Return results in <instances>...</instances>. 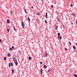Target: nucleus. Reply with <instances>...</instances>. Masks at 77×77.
<instances>
[{
  "instance_id": "1",
  "label": "nucleus",
  "mask_w": 77,
  "mask_h": 77,
  "mask_svg": "<svg viewBox=\"0 0 77 77\" xmlns=\"http://www.w3.org/2000/svg\"><path fill=\"white\" fill-rule=\"evenodd\" d=\"M13 60L14 61V63H15L16 65H18V62H17V59H16L15 57H13Z\"/></svg>"
},
{
  "instance_id": "2",
  "label": "nucleus",
  "mask_w": 77,
  "mask_h": 77,
  "mask_svg": "<svg viewBox=\"0 0 77 77\" xmlns=\"http://www.w3.org/2000/svg\"><path fill=\"white\" fill-rule=\"evenodd\" d=\"M25 26V24H24V22H23V21H22L21 23V26H22L23 29H24V28Z\"/></svg>"
},
{
  "instance_id": "3",
  "label": "nucleus",
  "mask_w": 77,
  "mask_h": 77,
  "mask_svg": "<svg viewBox=\"0 0 77 77\" xmlns=\"http://www.w3.org/2000/svg\"><path fill=\"white\" fill-rule=\"evenodd\" d=\"M47 52H46L45 53V56L46 57H47Z\"/></svg>"
},
{
  "instance_id": "4",
  "label": "nucleus",
  "mask_w": 77,
  "mask_h": 77,
  "mask_svg": "<svg viewBox=\"0 0 77 77\" xmlns=\"http://www.w3.org/2000/svg\"><path fill=\"white\" fill-rule=\"evenodd\" d=\"M42 71H43L42 69H41V74H42V73H43Z\"/></svg>"
},
{
  "instance_id": "5",
  "label": "nucleus",
  "mask_w": 77,
  "mask_h": 77,
  "mask_svg": "<svg viewBox=\"0 0 77 77\" xmlns=\"http://www.w3.org/2000/svg\"><path fill=\"white\" fill-rule=\"evenodd\" d=\"M7 22L8 23H10V21H9V19L7 20Z\"/></svg>"
},
{
  "instance_id": "6",
  "label": "nucleus",
  "mask_w": 77,
  "mask_h": 77,
  "mask_svg": "<svg viewBox=\"0 0 77 77\" xmlns=\"http://www.w3.org/2000/svg\"><path fill=\"white\" fill-rule=\"evenodd\" d=\"M11 54H8V57H10V56H11Z\"/></svg>"
},
{
  "instance_id": "7",
  "label": "nucleus",
  "mask_w": 77,
  "mask_h": 77,
  "mask_svg": "<svg viewBox=\"0 0 77 77\" xmlns=\"http://www.w3.org/2000/svg\"><path fill=\"white\" fill-rule=\"evenodd\" d=\"M30 59H32V57H29V60H30Z\"/></svg>"
},
{
  "instance_id": "8",
  "label": "nucleus",
  "mask_w": 77,
  "mask_h": 77,
  "mask_svg": "<svg viewBox=\"0 0 77 77\" xmlns=\"http://www.w3.org/2000/svg\"><path fill=\"white\" fill-rule=\"evenodd\" d=\"M72 15H73V16H75V17H76V16H75V14L73 13L72 14Z\"/></svg>"
},
{
  "instance_id": "9",
  "label": "nucleus",
  "mask_w": 77,
  "mask_h": 77,
  "mask_svg": "<svg viewBox=\"0 0 77 77\" xmlns=\"http://www.w3.org/2000/svg\"><path fill=\"white\" fill-rule=\"evenodd\" d=\"M47 13H46V18H47Z\"/></svg>"
},
{
  "instance_id": "10",
  "label": "nucleus",
  "mask_w": 77,
  "mask_h": 77,
  "mask_svg": "<svg viewBox=\"0 0 77 77\" xmlns=\"http://www.w3.org/2000/svg\"><path fill=\"white\" fill-rule=\"evenodd\" d=\"M73 47L74 49H75V46H73Z\"/></svg>"
},
{
  "instance_id": "11",
  "label": "nucleus",
  "mask_w": 77,
  "mask_h": 77,
  "mask_svg": "<svg viewBox=\"0 0 77 77\" xmlns=\"http://www.w3.org/2000/svg\"><path fill=\"white\" fill-rule=\"evenodd\" d=\"M74 76L75 77H77V75L75 74H74Z\"/></svg>"
},
{
  "instance_id": "12",
  "label": "nucleus",
  "mask_w": 77,
  "mask_h": 77,
  "mask_svg": "<svg viewBox=\"0 0 77 77\" xmlns=\"http://www.w3.org/2000/svg\"><path fill=\"white\" fill-rule=\"evenodd\" d=\"M25 13H26V14H27V12L26 11V9H25Z\"/></svg>"
},
{
  "instance_id": "13",
  "label": "nucleus",
  "mask_w": 77,
  "mask_h": 77,
  "mask_svg": "<svg viewBox=\"0 0 77 77\" xmlns=\"http://www.w3.org/2000/svg\"><path fill=\"white\" fill-rule=\"evenodd\" d=\"M60 33H58V36H60Z\"/></svg>"
},
{
  "instance_id": "14",
  "label": "nucleus",
  "mask_w": 77,
  "mask_h": 77,
  "mask_svg": "<svg viewBox=\"0 0 77 77\" xmlns=\"http://www.w3.org/2000/svg\"><path fill=\"white\" fill-rule=\"evenodd\" d=\"M4 60H6V57H5L4 58Z\"/></svg>"
},
{
  "instance_id": "15",
  "label": "nucleus",
  "mask_w": 77,
  "mask_h": 77,
  "mask_svg": "<svg viewBox=\"0 0 77 77\" xmlns=\"http://www.w3.org/2000/svg\"><path fill=\"white\" fill-rule=\"evenodd\" d=\"M44 68H47V66L45 65H44Z\"/></svg>"
},
{
  "instance_id": "16",
  "label": "nucleus",
  "mask_w": 77,
  "mask_h": 77,
  "mask_svg": "<svg viewBox=\"0 0 77 77\" xmlns=\"http://www.w3.org/2000/svg\"><path fill=\"white\" fill-rule=\"evenodd\" d=\"M28 20H29V21H30V18H29V17H28Z\"/></svg>"
},
{
  "instance_id": "17",
  "label": "nucleus",
  "mask_w": 77,
  "mask_h": 77,
  "mask_svg": "<svg viewBox=\"0 0 77 77\" xmlns=\"http://www.w3.org/2000/svg\"><path fill=\"white\" fill-rule=\"evenodd\" d=\"M57 20L59 21V22H60V20H59V19L58 18H57Z\"/></svg>"
},
{
  "instance_id": "18",
  "label": "nucleus",
  "mask_w": 77,
  "mask_h": 77,
  "mask_svg": "<svg viewBox=\"0 0 77 77\" xmlns=\"http://www.w3.org/2000/svg\"><path fill=\"white\" fill-rule=\"evenodd\" d=\"M55 29L56 30H57V26L55 27Z\"/></svg>"
},
{
  "instance_id": "19",
  "label": "nucleus",
  "mask_w": 77,
  "mask_h": 77,
  "mask_svg": "<svg viewBox=\"0 0 77 77\" xmlns=\"http://www.w3.org/2000/svg\"><path fill=\"white\" fill-rule=\"evenodd\" d=\"M14 69H12V72L13 73H14Z\"/></svg>"
},
{
  "instance_id": "20",
  "label": "nucleus",
  "mask_w": 77,
  "mask_h": 77,
  "mask_svg": "<svg viewBox=\"0 0 77 77\" xmlns=\"http://www.w3.org/2000/svg\"><path fill=\"white\" fill-rule=\"evenodd\" d=\"M51 7L52 8H53V5H51Z\"/></svg>"
},
{
  "instance_id": "21",
  "label": "nucleus",
  "mask_w": 77,
  "mask_h": 77,
  "mask_svg": "<svg viewBox=\"0 0 77 77\" xmlns=\"http://www.w3.org/2000/svg\"><path fill=\"white\" fill-rule=\"evenodd\" d=\"M9 67H11V64L10 63H9Z\"/></svg>"
},
{
  "instance_id": "22",
  "label": "nucleus",
  "mask_w": 77,
  "mask_h": 77,
  "mask_svg": "<svg viewBox=\"0 0 77 77\" xmlns=\"http://www.w3.org/2000/svg\"><path fill=\"white\" fill-rule=\"evenodd\" d=\"M7 31H8V32H9V28H8V29H7Z\"/></svg>"
},
{
  "instance_id": "23",
  "label": "nucleus",
  "mask_w": 77,
  "mask_h": 77,
  "mask_svg": "<svg viewBox=\"0 0 77 77\" xmlns=\"http://www.w3.org/2000/svg\"><path fill=\"white\" fill-rule=\"evenodd\" d=\"M12 50V48H10L9 49V50Z\"/></svg>"
},
{
  "instance_id": "24",
  "label": "nucleus",
  "mask_w": 77,
  "mask_h": 77,
  "mask_svg": "<svg viewBox=\"0 0 77 77\" xmlns=\"http://www.w3.org/2000/svg\"><path fill=\"white\" fill-rule=\"evenodd\" d=\"M11 65L12 66H13L14 65L12 63H11Z\"/></svg>"
},
{
  "instance_id": "25",
  "label": "nucleus",
  "mask_w": 77,
  "mask_h": 77,
  "mask_svg": "<svg viewBox=\"0 0 77 77\" xmlns=\"http://www.w3.org/2000/svg\"><path fill=\"white\" fill-rule=\"evenodd\" d=\"M14 30H15V31H16V29H15V28L14 27Z\"/></svg>"
},
{
  "instance_id": "26",
  "label": "nucleus",
  "mask_w": 77,
  "mask_h": 77,
  "mask_svg": "<svg viewBox=\"0 0 77 77\" xmlns=\"http://www.w3.org/2000/svg\"><path fill=\"white\" fill-rule=\"evenodd\" d=\"M0 42H2V40L0 38Z\"/></svg>"
},
{
  "instance_id": "27",
  "label": "nucleus",
  "mask_w": 77,
  "mask_h": 77,
  "mask_svg": "<svg viewBox=\"0 0 77 77\" xmlns=\"http://www.w3.org/2000/svg\"><path fill=\"white\" fill-rule=\"evenodd\" d=\"M45 23H47V20H45Z\"/></svg>"
},
{
  "instance_id": "28",
  "label": "nucleus",
  "mask_w": 77,
  "mask_h": 77,
  "mask_svg": "<svg viewBox=\"0 0 77 77\" xmlns=\"http://www.w3.org/2000/svg\"><path fill=\"white\" fill-rule=\"evenodd\" d=\"M37 15H39V14L38 13H37Z\"/></svg>"
},
{
  "instance_id": "29",
  "label": "nucleus",
  "mask_w": 77,
  "mask_h": 77,
  "mask_svg": "<svg viewBox=\"0 0 77 77\" xmlns=\"http://www.w3.org/2000/svg\"><path fill=\"white\" fill-rule=\"evenodd\" d=\"M60 39L61 40L62 39V36H60Z\"/></svg>"
},
{
  "instance_id": "30",
  "label": "nucleus",
  "mask_w": 77,
  "mask_h": 77,
  "mask_svg": "<svg viewBox=\"0 0 77 77\" xmlns=\"http://www.w3.org/2000/svg\"><path fill=\"white\" fill-rule=\"evenodd\" d=\"M40 63H41L42 65V62H40Z\"/></svg>"
},
{
  "instance_id": "31",
  "label": "nucleus",
  "mask_w": 77,
  "mask_h": 77,
  "mask_svg": "<svg viewBox=\"0 0 77 77\" xmlns=\"http://www.w3.org/2000/svg\"><path fill=\"white\" fill-rule=\"evenodd\" d=\"M69 44L70 45H71V42H69Z\"/></svg>"
},
{
  "instance_id": "32",
  "label": "nucleus",
  "mask_w": 77,
  "mask_h": 77,
  "mask_svg": "<svg viewBox=\"0 0 77 77\" xmlns=\"http://www.w3.org/2000/svg\"><path fill=\"white\" fill-rule=\"evenodd\" d=\"M11 47H12V48H14V46H12Z\"/></svg>"
},
{
  "instance_id": "33",
  "label": "nucleus",
  "mask_w": 77,
  "mask_h": 77,
  "mask_svg": "<svg viewBox=\"0 0 77 77\" xmlns=\"http://www.w3.org/2000/svg\"><path fill=\"white\" fill-rule=\"evenodd\" d=\"M70 7H72V5H70Z\"/></svg>"
},
{
  "instance_id": "34",
  "label": "nucleus",
  "mask_w": 77,
  "mask_h": 77,
  "mask_svg": "<svg viewBox=\"0 0 77 77\" xmlns=\"http://www.w3.org/2000/svg\"><path fill=\"white\" fill-rule=\"evenodd\" d=\"M58 38L59 39H60V36H58Z\"/></svg>"
},
{
  "instance_id": "35",
  "label": "nucleus",
  "mask_w": 77,
  "mask_h": 77,
  "mask_svg": "<svg viewBox=\"0 0 77 77\" xmlns=\"http://www.w3.org/2000/svg\"><path fill=\"white\" fill-rule=\"evenodd\" d=\"M48 72H50V69L48 70Z\"/></svg>"
},
{
  "instance_id": "36",
  "label": "nucleus",
  "mask_w": 77,
  "mask_h": 77,
  "mask_svg": "<svg viewBox=\"0 0 77 77\" xmlns=\"http://www.w3.org/2000/svg\"><path fill=\"white\" fill-rule=\"evenodd\" d=\"M65 49L66 50H68V49H67V48H65Z\"/></svg>"
},
{
  "instance_id": "37",
  "label": "nucleus",
  "mask_w": 77,
  "mask_h": 77,
  "mask_svg": "<svg viewBox=\"0 0 77 77\" xmlns=\"http://www.w3.org/2000/svg\"><path fill=\"white\" fill-rule=\"evenodd\" d=\"M32 9H33V6H32Z\"/></svg>"
},
{
  "instance_id": "38",
  "label": "nucleus",
  "mask_w": 77,
  "mask_h": 77,
  "mask_svg": "<svg viewBox=\"0 0 77 77\" xmlns=\"http://www.w3.org/2000/svg\"><path fill=\"white\" fill-rule=\"evenodd\" d=\"M10 12H11V13H12V11H11Z\"/></svg>"
},
{
  "instance_id": "39",
  "label": "nucleus",
  "mask_w": 77,
  "mask_h": 77,
  "mask_svg": "<svg viewBox=\"0 0 77 77\" xmlns=\"http://www.w3.org/2000/svg\"><path fill=\"white\" fill-rule=\"evenodd\" d=\"M63 26V27H65V26Z\"/></svg>"
},
{
  "instance_id": "40",
  "label": "nucleus",
  "mask_w": 77,
  "mask_h": 77,
  "mask_svg": "<svg viewBox=\"0 0 77 77\" xmlns=\"http://www.w3.org/2000/svg\"><path fill=\"white\" fill-rule=\"evenodd\" d=\"M72 24H73V23H72Z\"/></svg>"
},
{
  "instance_id": "41",
  "label": "nucleus",
  "mask_w": 77,
  "mask_h": 77,
  "mask_svg": "<svg viewBox=\"0 0 77 77\" xmlns=\"http://www.w3.org/2000/svg\"><path fill=\"white\" fill-rule=\"evenodd\" d=\"M0 8H1V6H0Z\"/></svg>"
},
{
  "instance_id": "42",
  "label": "nucleus",
  "mask_w": 77,
  "mask_h": 77,
  "mask_svg": "<svg viewBox=\"0 0 77 77\" xmlns=\"http://www.w3.org/2000/svg\"><path fill=\"white\" fill-rule=\"evenodd\" d=\"M35 0V1H36L37 0Z\"/></svg>"
},
{
  "instance_id": "43",
  "label": "nucleus",
  "mask_w": 77,
  "mask_h": 77,
  "mask_svg": "<svg viewBox=\"0 0 77 77\" xmlns=\"http://www.w3.org/2000/svg\"><path fill=\"white\" fill-rule=\"evenodd\" d=\"M42 1H43V0H42Z\"/></svg>"
}]
</instances>
